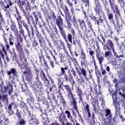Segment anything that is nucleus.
<instances>
[{
  "label": "nucleus",
  "mask_w": 125,
  "mask_h": 125,
  "mask_svg": "<svg viewBox=\"0 0 125 125\" xmlns=\"http://www.w3.org/2000/svg\"><path fill=\"white\" fill-rule=\"evenodd\" d=\"M94 53V52H93V51H92V50H90L89 51V54H90V56H92L93 57Z\"/></svg>",
  "instance_id": "bf43d9fd"
},
{
  "label": "nucleus",
  "mask_w": 125,
  "mask_h": 125,
  "mask_svg": "<svg viewBox=\"0 0 125 125\" xmlns=\"http://www.w3.org/2000/svg\"><path fill=\"white\" fill-rule=\"evenodd\" d=\"M96 56L98 61L99 62V64L101 67H102V66H103L102 65V62L104 61V57L98 53H96Z\"/></svg>",
  "instance_id": "f8f14e48"
},
{
  "label": "nucleus",
  "mask_w": 125,
  "mask_h": 125,
  "mask_svg": "<svg viewBox=\"0 0 125 125\" xmlns=\"http://www.w3.org/2000/svg\"><path fill=\"white\" fill-rule=\"evenodd\" d=\"M40 77L42 79H43V80H46V76H45V74H44V72H43V71H41Z\"/></svg>",
  "instance_id": "5701e85b"
},
{
  "label": "nucleus",
  "mask_w": 125,
  "mask_h": 125,
  "mask_svg": "<svg viewBox=\"0 0 125 125\" xmlns=\"http://www.w3.org/2000/svg\"><path fill=\"white\" fill-rule=\"evenodd\" d=\"M9 44H10V45H13V42H12V41H11V39L10 38L9 40Z\"/></svg>",
  "instance_id": "69168bd1"
},
{
  "label": "nucleus",
  "mask_w": 125,
  "mask_h": 125,
  "mask_svg": "<svg viewBox=\"0 0 125 125\" xmlns=\"http://www.w3.org/2000/svg\"><path fill=\"white\" fill-rule=\"evenodd\" d=\"M19 124L20 125H25V124H26V121L23 119H20Z\"/></svg>",
  "instance_id": "72a5a7b5"
},
{
  "label": "nucleus",
  "mask_w": 125,
  "mask_h": 125,
  "mask_svg": "<svg viewBox=\"0 0 125 125\" xmlns=\"http://www.w3.org/2000/svg\"><path fill=\"white\" fill-rule=\"evenodd\" d=\"M21 89L22 91L25 92L28 90V86H27V84H24V85H22Z\"/></svg>",
  "instance_id": "393cba45"
},
{
  "label": "nucleus",
  "mask_w": 125,
  "mask_h": 125,
  "mask_svg": "<svg viewBox=\"0 0 125 125\" xmlns=\"http://www.w3.org/2000/svg\"><path fill=\"white\" fill-rule=\"evenodd\" d=\"M16 19L18 21V23L19 24V25H20V21H19L20 20H21V16H19V17H16Z\"/></svg>",
  "instance_id": "603ef678"
},
{
  "label": "nucleus",
  "mask_w": 125,
  "mask_h": 125,
  "mask_svg": "<svg viewBox=\"0 0 125 125\" xmlns=\"http://www.w3.org/2000/svg\"><path fill=\"white\" fill-rule=\"evenodd\" d=\"M56 23L59 27L60 33L63 38L64 40H65L67 42V38L66 37V34L65 33V31L63 29V20L61 17H58L57 19L56 20Z\"/></svg>",
  "instance_id": "f257e3e1"
},
{
  "label": "nucleus",
  "mask_w": 125,
  "mask_h": 125,
  "mask_svg": "<svg viewBox=\"0 0 125 125\" xmlns=\"http://www.w3.org/2000/svg\"><path fill=\"white\" fill-rule=\"evenodd\" d=\"M24 77H26V80H31L32 78V72L31 70H27L23 72Z\"/></svg>",
  "instance_id": "1a4fd4ad"
},
{
  "label": "nucleus",
  "mask_w": 125,
  "mask_h": 125,
  "mask_svg": "<svg viewBox=\"0 0 125 125\" xmlns=\"http://www.w3.org/2000/svg\"><path fill=\"white\" fill-rule=\"evenodd\" d=\"M12 88V86H9V87L4 86L3 88H2L1 92H3V93H6V92H7L8 89H9L8 93L9 95H10L11 94V92L13 91Z\"/></svg>",
  "instance_id": "6e6552de"
},
{
  "label": "nucleus",
  "mask_w": 125,
  "mask_h": 125,
  "mask_svg": "<svg viewBox=\"0 0 125 125\" xmlns=\"http://www.w3.org/2000/svg\"><path fill=\"white\" fill-rule=\"evenodd\" d=\"M73 24L75 26V27H78V22H77V20H76V18L75 17H73Z\"/></svg>",
  "instance_id": "c9c22d12"
},
{
  "label": "nucleus",
  "mask_w": 125,
  "mask_h": 125,
  "mask_svg": "<svg viewBox=\"0 0 125 125\" xmlns=\"http://www.w3.org/2000/svg\"><path fill=\"white\" fill-rule=\"evenodd\" d=\"M112 97L113 100V104H115V103H117V95L116 94H113L112 95Z\"/></svg>",
  "instance_id": "b1692460"
},
{
  "label": "nucleus",
  "mask_w": 125,
  "mask_h": 125,
  "mask_svg": "<svg viewBox=\"0 0 125 125\" xmlns=\"http://www.w3.org/2000/svg\"><path fill=\"white\" fill-rule=\"evenodd\" d=\"M67 3L68 4L69 7H72L73 3L70 1V0H67Z\"/></svg>",
  "instance_id": "79ce46f5"
},
{
  "label": "nucleus",
  "mask_w": 125,
  "mask_h": 125,
  "mask_svg": "<svg viewBox=\"0 0 125 125\" xmlns=\"http://www.w3.org/2000/svg\"><path fill=\"white\" fill-rule=\"evenodd\" d=\"M104 57L110 60V59H112L113 58V54H112V52L110 51H106L104 52Z\"/></svg>",
  "instance_id": "ddd939ff"
},
{
  "label": "nucleus",
  "mask_w": 125,
  "mask_h": 125,
  "mask_svg": "<svg viewBox=\"0 0 125 125\" xmlns=\"http://www.w3.org/2000/svg\"><path fill=\"white\" fill-rule=\"evenodd\" d=\"M77 93L78 95H79V96H80V95H81L82 94V90H81V89H78V91H77Z\"/></svg>",
  "instance_id": "6e6d98bb"
},
{
  "label": "nucleus",
  "mask_w": 125,
  "mask_h": 125,
  "mask_svg": "<svg viewBox=\"0 0 125 125\" xmlns=\"http://www.w3.org/2000/svg\"><path fill=\"white\" fill-rule=\"evenodd\" d=\"M13 105V104H9V105L8 107V110H11V108H12V105Z\"/></svg>",
  "instance_id": "052dcab7"
},
{
  "label": "nucleus",
  "mask_w": 125,
  "mask_h": 125,
  "mask_svg": "<svg viewBox=\"0 0 125 125\" xmlns=\"http://www.w3.org/2000/svg\"><path fill=\"white\" fill-rule=\"evenodd\" d=\"M8 114L9 116H11V115H13V114H14V112L12 111L11 109L9 110Z\"/></svg>",
  "instance_id": "de8ad7c7"
},
{
  "label": "nucleus",
  "mask_w": 125,
  "mask_h": 125,
  "mask_svg": "<svg viewBox=\"0 0 125 125\" xmlns=\"http://www.w3.org/2000/svg\"><path fill=\"white\" fill-rule=\"evenodd\" d=\"M95 3L96 4L95 12L98 14L99 17L104 18V13L102 11V8L99 3V1L95 0Z\"/></svg>",
  "instance_id": "f03ea898"
},
{
  "label": "nucleus",
  "mask_w": 125,
  "mask_h": 125,
  "mask_svg": "<svg viewBox=\"0 0 125 125\" xmlns=\"http://www.w3.org/2000/svg\"><path fill=\"white\" fill-rule=\"evenodd\" d=\"M50 65L52 68H54V62H53L50 61Z\"/></svg>",
  "instance_id": "09e8293b"
},
{
  "label": "nucleus",
  "mask_w": 125,
  "mask_h": 125,
  "mask_svg": "<svg viewBox=\"0 0 125 125\" xmlns=\"http://www.w3.org/2000/svg\"><path fill=\"white\" fill-rule=\"evenodd\" d=\"M37 38L39 40L40 46H41V47H42L45 42V41L44 40V38H43V37L41 35H38L37 36Z\"/></svg>",
  "instance_id": "9d476101"
},
{
  "label": "nucleus",
  "mask_w": 125,
  "mask_h": 125,
  "mask_svg": "<svg viewBox=\"0 0 125 125\" xmlns=\"http://www.w3.org/2000/svg\"><path fill=\"white\" fill-rule=\"evenodd\" d=\"M16 116L18 117V119H20V118H21V115H20V113H16Z\"/></svg>",
  "instance_id": "680f3d73"
},
{
  "label": "nucleus",
  "mask_w": 125,
  "mask_h": 125,
  "mask_svg": "<svg viewBox=\"0 0 125 125\" xmlns=\"http://www.w3.org/2000/svg\"><path fill=\"white\" fill-rule=\"evenodd\" d=\"M4 21V19L1 14V12L0 11V23H2V22Z\"/></svg>",
  "instance_id": "ea45409f"
},
{
  "label": "nucleus",
  "mask_w": 125,
  "mask_h": 125,
  "mask_svg": "<svg viewBox=\"0 0 125 125\" xmlns=\"http://www.w3.org/2000/svg\"><path fill=\"white\" fill-rule=\"evenodd\" d=\"M107 43L108 45H109L111 49V50H113V49H115L114 48V44H113V42L111 40L107 41Z\"/></svg>",
  "instance_id": "a211bd4d"
},
{
  "label": "nucleus",
  "mask_w": 125,
  "mask_h": 125,
  "mask_svg": "<svg viewBox=\"0 0 125 125\" xmlns=\"http://www.w3.org/2000/svg\"><path fill=\"white\" fill-rule=\"evenodd\" d=\"M32 15L35 19L36 23H38V21H39V18H38V16H37L36 12H33L32 13Z\"/></svg>",
  "instance_id": "cd10ccee"
},
{
  "label": "nucleus",
  "mask_w": 125,
  "mask_h": 125,
  "mask_svg": "<svg viewBox=\"0 0 125 125\" xmlns=\"http://www.w3.org/2000/svg\"><path fill=\"white\" fill-rule=\"evenodd\" d=\"M78 117L79 119H80V120H81L82 122H83V119L82 118V115H81V114H80V113L79 112L78 113Z\"/></svg>",
  "instance_id": "13d9d810"
},
{
  "label": "nucleus",
  "mask_w": 125,
  "mask_h": 125,
  "mask_svg": "<svg viewBox=\"0 0 125 125\" xmlns=\"http://www.w3.org/2000/svg\"><path fill=\"white\" fill-rule=\"evenodd\" d=\"M1 55V56H0ZM4 55L5 56V58H4ZM1 58L3 59L5 65H7V63H6V62L5 60L7 61V62H9V58H8V56H7V54H3L2 53V51L0 50V65H2V61H1Z\"/></svg>",
  "instance_id": "7ed1b4c3"
},
{
  "label": "nucleus",
  "mask_w": 125,
  "mask_h": 125,
  "mask_svg": "<svg viewBox=\"0 0 125 125\" xmlns=\"http://www.w3.org/2000/svg\"><path fill=\"white\" fill-rule=\"evenodd\" d=\"M107 15H108V19L109 20H113L114 17L113 16V14L107 12Z\"/></svg>",
  "instance_id": "7c9ffc66"
},
{
  "label": "nucleus",
  "mask_w": 125,
  "mask_h": 125,
  "mask_svg": "<svg viewBox=\"0 0 125 125\" xmlns=\"http://www.w3.org/2000/svg\"><path fill=\"white\" fill-rule=\"evenodd\" d=\"M99 20L97 21V24L99 25V23H103L104 20H106V18L105 17V14H104V17H99Z\"/></svg>",
  "instance_id": "f3484780"
},
{
  "label": "nucleus",
  "mask_w": 125,
  "mask_h": 125,
  "mask_svg": "<svg viewBox=\"0 0 125 125\" xmlns=\"http://www.w3.org/2000/svg\"><path fill=\"white\" fill-rule=\"evenodd\" d=\"M86 56L85 53H84V52H83V50L82 49L81 57L82 58L83 61H81V65L82 66H84V67L86 66V64L84 63V62L86 63V58H85Z\"/></svg>",
  "instance_id": "423d86ee"
},
{
  "label": "nucleus",
  "mask_w": 125,
  "mask_h": 125,
  "mask_svg": "<svg viewBox=\"0 0 125 125\" xmlns=\"http://www.w3.org/2000/svg\"><path fill=\"white\" fill-rule=\"evenodd\" d=\"M32 15L35 19L36 23H38V21H39V18H38V16H37L36 12H33L32 13Z\"/></svg>",
  "instance_id": "c85d7f7f"
},
{
  "label": "nucleus",
  "mask_w": 125,
  "mask_h": 125,
  "mask_svg": "<svg viewBox=\"0 0 125 125\" xmlns=\"http://www.w3.org/2000/svg\"><path fill=\"white\" fill-rule=\"evenodd\" d=\"M71 73H72L73 76H74V78H76V77L77 76V74L76 73V71H75V70L74 69H72L71 70Z\"/></svg>",
  "instance_id": "a18cd8bd"
},
{
  "label": "nucleus",
  "mask_w": 125,
  "mask_h": 125,
  "mask_svg": "<svg viewBox=\"0 0 125 125\" xmlns=\"http://www.w3.org/2000/svg\"><path fill=\"white\" fill-rule=\"evenodd\" d=\"M64 87L69 95H73V94L72 93V90L71 89V88H70V86H69V85H65L64 86Z\"/></svg>",
  "instance_id": "dca6fc26"
},
{
  "label": "nucleus",
  "mask_w": 125,
  "mask_h": 125,
  "mask_svg": "<svg viewBox=\"0 0 125 125\" xmlns=\"http://www.w3.org/2000/svg\"><path fill=\"white\" fill-rule=\"evenodd\" d=\"M50 91H56L57 90V87L56 85H52L50 88Z\"/></svg>",
  "instance_id": "473e14b6"
},
{
  "label": "nucleus",
  "mask_w": 125,
  "mask_h": 125,
  "mask_svg": "<svg viewBox=\"0 0 125 125\" xmlns=\"http://www.w3.org/2000/svg\"><path fill=\"white\" fill-rule=\"evenodd\" d=\"M68 77H69V79L68 81L69 82H70V83H71V84H75V80H74V79H73V76H72V75L69 74L68 75Z\"/></svg>",
  "instance_id": "6ab92c4d"
},
{
  "label": "nucleus",
  "mask_w": 125,
  "mask_h": 125,
  "mask_svg": "<svg viewBox=\"0 0 125 125\" xmlns=\"http://www.w3.org/2000/svg\"><path fill=\"white\" fill-rule=\"evenodd\" d=\"M1 48L2 49V52H3L4 54H7V51H9L10 50V48L9 47V45L8 44H7L5 47L1 45Z\"/></svg>",
  "instance_id": "9b49d317"
},
{
  "label": "nucleus",
  "mask_w": 125,
  "mask_h": 125,
  "mask_svg": "<svg viewBox=\"0 0 125 125\" xmlns=\"http://www.w3.org/2000/svg\"><path fill=\"white\" fill-rule=\"evenodd\" d=\"M120 105H121V104L119 102L115 103V104H113V105L115 106V110H116V111H118V110L120 109Z\"/></svg>",
  "instance_id": "412c9836"
},
{
  "label": "nucleus",
  "mask_w": 125,
  "mask_h": 125,
  "mask_svg": "<svg viewBox=\"0 0 125 125\" xmlns=\"http://www.w3.org/2000/svg\"><path fill=\"white\" fill-rule=\"evenodd\" d=\"M33 9H34L35 11H38V7H37V6H34L33 7Z\"/></svg>",
  "instance_id": "338daca9"
},
{
  "label": "nucleus",
  "mask_w": 125,
  "mask_h": 125,
  "mask_svg": "<svg viewBox=\"0 0 125 125\" xmlns=\"http://www.w3.org/2000/svg\"><path fill=\"white\" fill-rule=\"evenodd\" d=\"M118 2H119L120 4L125 3V1H124V0H118Z\"/></svg>",
  "instance_id": "0e129e2a"
},
{
  "label": "nucleus",
  "mask_w": 125,
  "mask_h": 125,
  "mask_svg": "<svg viewBox=\"0 0 125 125\" xmlns=\"http://www.w3.org/2000/svg\"><path fill=\"white\" fill-rule=\"evenodd\" d=\"M67 36V39H68V41L69 42L72 43V40L73 39V37L72 36V34L68 33Z\"/></svg>",
  "instance_id": "a878e982"
},
{
  "label": "nucleus",
  "mask_w": 125,
  "mask_h": 125,
  "mask_svg": "<svg viewBox=\"0 0 125 125\" xmlns=\"http://www.w3.org/2000/svg\"><path fill=\"white\" fill-rule=\"evenodd\" d=\"M104 111V116L106 119L108 120L109 123H112V116H113V114L111 113V110L109 108H107Z\"/></svg>",
  "instance_id": "20e7f679"
},
{
  "label": "nucleus",
  "mask_w": 125,
  "mask_h": 125,
  "mask_svg": "<svg viewBox=\"0 0 125 125\" xmlns=\"http://www.w3.org/2000/svg\"><path fill=\"white\" fill-rule=\"evenodd\" d=\"M74 109L75 110L76 113H79V110H78V107L77 105L73 106Z\"/></svg>",
  "instance_id": "4d7b16f0"
},
{
  "label": "nucleus",
  "mask_w": 125,
  "mask_h": 125,
  "mask_svg": "<svg viewBox=\"0 0 125 125\" xmlns=\"http://www.w3.org/2000/svg\"><path fill=\"white\" fill-rule=\"evenodd\" d=\"M112 52H113V54L114 55L115 57H116V58H118L119 56L117 54V52H116V51H115V49L112 50Z\"/></svg>",
  "instance_id": "37998d69"
},
{
  "label": "nucleus",
  "mask_w": 125,
  "mask_h": 125,
  "mask_svg": "<svg viewBox=\"0 0 125 125\" xmlns=\"http://www.w3.org/2000/svg\"><path fill=\"white\" fill-rule=\"evenodd\" d=\"M65 125H73V124H72V123H70V122H69L68 121H67L66 122Z\"/></svg>",
  "instance_id": "774afa93"
},
{
  "label": "nucleus",
  "mask_w": 125,
  "mask_h": 125,
  "mask_svg": "<svg viewBox=\"0 0 125 125\" xmlns=\"http://www.w3.org/2000/svg\"><path fill=\"white\" fill-rule=\"evenodd\" d=\"M110 5H112L115 3V0H109Z\"/></svg>",
  "instance_id": "8fccbe9b"
},
{
  "label": "nucleus",
  "mask_w": 125,
  "mask_h": 125,
  "mask_svg": "<svg viewBox=\"0 0 125 125\" xmlns=\"http://www.w3.org/2000/svg\"><path fill=\"white\" fill-rule=\"evenodd\" d=\"M29 18H30V21H31L32 23L33 24V25H34V26H36V21L34 20V18L33 17V16H29Z\"/></svg>",
  "instance_id": "2f4dec72"
},
{
  "label": "nucleus",
  "mask_w": 125,
  "mask_h": 125,
  "mask_svg": "<svg viewBox=\"0 0 125 125\" xmlns=\"http://www.w3.org/2000/svg\"><path fill=\"white\" fill-rule=\"evenodd\" d=\"M32 15L35 19L36 23H38V21H39V18H38V16H37L36 12H33L32 13Z\"/></svg>",
  "instance_id": "bb28decb"
},
{
  "label": "nucleus",
  "mask_w": 125,
  "mask_h": 125,
  "mask_svg": "<svg viewBox=\"0 0 125 125\" xmlns=\"http://www.w3.org/2000/svg\"><path fill=\"white\" fill-rule=\"evenodd\" d=\"M2 99L3 102H7L8 99L7 98V95H3L2 96Z\"/></svg>",
  "instance_id": "f704fd0d"
},
{
  "label": "nucleus",
  "mask_w": 125,
  "mask_h": 125,
  "mask_svg": "<svg viewBox=\"0 0 125 125\" xmlns=\"http://www.w3.org/2000/svg\"><path fill=\"white\" fill-rule=\"evenodd\" d=\"M85 109L86 110L87 112L89 111V105H88V104H86Z\"/></svg>",
  "instance_id": "3c124183"
},
{
  "label": "nucleus",
  "mask_w": 125,
  "mask_h": 125,
  "mask_svg": "<svg viewBox=\"0 0 125 125\" xmlns=\"http://www.w3.org/2000/svg\"><path fill=\"white\" fill-rule=\"evenodd\" d=\"M78 22H79V24L80 25L81 28L82 30H83L84 27L86 29V26L85 25V21H84L82 20L81 21V20H78Z\"/></svg>",
  "instance_id": "2eb2a0df"
},
{
  "label": "nucleus",
  "mask_w": 125,
  "mask_h": 125,
  "mask_svg": "<svg viewBox=\"0 0 125 125\" xmlns=\"http://www.w3.org/2000/svg\"><path fill=\"white\" fill-rule=\"evenodd\" d=\"M72 105L73 106H77V103H76V100L75 99H73Z\"/></svg>",
  "instance_id": "864d4df0"
},
{
  "label": "nucleus",
  "mask_w": 125,
  "mask_h": 125,
  "mask_svg": "<svg viewBox=\"0 0 125 125\" xmlns=\"http://www.w3.org/2000/svg\"><path fill=\"white\" fill-rule=\"evenodd\" d=\"M32 15L35 19L36 23H38V21H39V18H38V16H37L36 12H33L32 13Z\"/></svg>",
  "instance_id": "c756f323"
},
{
  "label": "nucleus",
  "mask_w": 125,
  "mask_h": 125,
  "mask_svg": "<svg viewBox=\"0 0 125 125\" xmlns=\"http://www.w3.org/2000/svg\"><path fill=\"white\" fill-rule=\"evenodd\" d=\"M32 45L33 46H37L39 45V44L38 43V42L37 41L34 40V42H32Z\"/></svg>",
  "instance_id": "a19ab883"
},
{
  "label": "nucleus",
  "mask_w": 125,
  "mask_h": 125,
  "mask_svg": "<svg viewBox=\"0 0 125 125\" xmlns=\"http://www.w3.org/2000/svg\"><path fill=\"white\" fill-rule=\"evenodd\" d=\"M88 27L90 29V30H92V26H91V23H90V22H88L87 23Z\"/></svg>",
  "instance_id": "5fc2aeb1"
},
{
  "label": "nucleus",
  "mask_w": 125,
  "mask_h": 125,
  "mask_svg": "<svg viewBox=\"0 0 125 125\" xmlns=\"http://www.w3.org/2000/svg\"><path fill=\"white\" fill-rule=\"evenodd\" d=\"M101 71L102 72V75H105L106 74V70L103 68V65L102 66H101Z\"/></svg>",
  "instance_id": "58836bf2"
},
{
  "label": "nucleus",
  "mask_w": 125,
  "mask_h": 125,
  "mask_svg": "<svg viewBox=\"0 0 125 125\" xmlns=\"http://www.w3.org/2000/svg\"><path fill=\"white\" fill-rule=\"evenodd\" d=\"M7 74L8 76H9V79L11 80V74L13 75L15 78H17L18 77V73H17V71H16V69L15 68H11L10 70H8L7 71Z\"/></svg>",
  "instance_id": "39448f33"
},
{
  "label": "nucleus",
  "mask_w": 125,
  "mask_h": 125,
  "mask_svg": "<svg viewBox=\"0 0 125 125\" xmlns=\"http://www.w3.org/2000/svg\"><path fill=\"white\" fill-rule=\"evenodd\" d=\"M65 40V42H67V46L68 48H71V46L70 45V43H69L68 42V40H67V41H66V40Z\"/></svg>",
  "instance_id": "e2e57ef3"
},
{
  "label": "nucleus",
  "mask_w": 125,
  "mask_h": 125,
  "mask_svg": "<svg viewBox=\"0 0 125 125\" xmlns=\"http://www.w3.org/2000/svg\"><path fill=\"white\" fill-rule=\"evenodd\" d=\"M81 74H82L83 76V77H85L86 76V71H85L83 68L81 69Z\"/></svg>",
  "instance_id": "e433bc0d"
},
{
  "label": "nucleus",
  "mask_w": 125,
  "mask_h": 125,
  "mask_svg": "<svg viewBox=\"0 0 125 125\" xmlns=\"http://www.w3.org/2000/svg\"><path fill=\"white\" fill-rule=\"evenodd\" d=\"M6 4H7V6H4L5 8H9V5H12V2H11L10 0H7Z\"/></svg>",
  "instance_id": "4be33fe9"
},
{
  "label": "nucleus",
  "mask_w": 125,
  "mask_h": 125,
  "mask_svg": "<svg viewBox=\"0 0 125 125\" xmlns=\"http://www.w3.org/2000/svg\"><path fill=\"white\" fill-rule=\"evenodd\" d=\"M36 80H37V86H42V83L39 81V76H37Z\"/></svg>",
  "instance_id": "4c0bfd02"
},
{
  "label": "nucleus",
  "mask_w": 125,
  "mask_h": 125,
  "mask_svg": "<svg viewBox=\"0 0 125 125\" xmlns=\"http://www.w3.org/2000/svg\"><path fill=\"white\" fill-rule=\"evenodd\" d=\"M64 78L65 79V81H66V82L69 81V78H68V75H67V74H65L64 75Z\"/></svg>",
  "instance_id": "49530a36"
},
{
  "label": "nucleus",
  "mask_w": 125,
  "mask_h": 125,
  "mask_svg": "<svg viewBox=\"0 0 125 125\" xmlns=\"http://www.w3.org/2000/svg\"><path fill=\"white\" fill-rule=\"evenodd\" d=\"M61 73L62 74V75H65L66 71H65V70L64 69V68L62 67L61 69Z\"/></svg>",
  "instance_id": "c03bdc74"
},
{
  "label": "nucleus",
  "mask_w": 125,
  "mask_h": 125,
  "mask_svg": "<svg viewBox=\"0 0 125 125\" xmlns=\"http://www.w3.org/2000/svg\"><path fill=\"white\" fill-rule=\"evenodd\" d=\"M112 10H113V13L116 12V14L115 15V18H118L119 16H120V11L118 10V6L115 5V3L110 5Z\"/></svg>",
  "instance_id": "0eeeda50"
},
{
  "label": "nucleus",
  "mask_w": 125,
  "mask_h": 125,
  "mask_svg": "<svg viewBox=\"0 0 125 125\" xmlns=\"http://www.w3.org/2000/svg\"><path fill=\"white\" fill-rule=\"evenodd\" d=\"M65 114H66L67 118L68 119H69L70 122H72V123H75V121H74V119H73V117L72 116V115H71V113H70V111H69L68 110H66L65 111Z\"/></svg>",
  "instance_id": "4468645a"
},
{
  "label": "nucleus",
  "mask_w": 125,
  "mask_h": 125,
  "mask_svg": "<svg viewBox=\"0 0 125 125\" xmlns=\"http://www.w3.org/2000/svg\"><path fill=\"white\" fill-rule=\"evenodd\" d=\"M37 14H38V17L40 19H41L43 26H45V22H44V21H43V20H42V14H41L40 12H38V13H37Z\"/></svg>",
  "instance_id": "aec40b11"
}]
</instances>
